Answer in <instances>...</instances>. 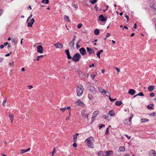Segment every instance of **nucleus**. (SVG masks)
<instances>
[{
	"mask_svg": "<svg viewBox=\"0 0 156 156\" xmlns=\"http://www.w3.org/2000/svg\"><path fill=\"white\" fill-rule=\"evenodd\" d=\"M150 105H151L152 106H150L149 105H148L147 107V108L149 110L153 109V108L152 107V106H154V105L153 104H151Z\"/></svg>",
	"mask_w": 156,
	"mask_h": 156,
	"instance_id": "bb28decb",
	"label": "nucleus"
},
{
	"mask_svg": "<svg viewBox=\"0 0 156 156\" xmlns=\"http://www.w3.org/2000/svg\"><path fill=\"white\" fill-rule=\"evenodd\" d=\"M141 120L142 122H144L148 121V119L145 118H142L141 119Z\"/></svg>",
	"mask_w": 156,
	"mask_h": 156,
	"instance_id": "c756f323",
	"label": "nucleus"
},
{
	"mask_svg": "<svg viewBox=\"0 0 156 156\" xmlns=\"http://www.w3.org/2000/svg\"><path fill=\"white\" fill-rule=\"evenodd\" d=\"M43 57V55H41L40 56H37V58L36 59V60L37 61H38L39 60V59L41 58H42V57Z\"/></svg>",
	"mask_w": 156,
	"mask_h": 156,
	"instance_id": "ea45409f",
	"label": "nucleus"
},
{
	"mask_svg": "<svg viewBox=\"0 0 156 156\" xmlns=\"http://www.w3.org/2000/svg\"><path fill=\"white\" fill-rule=\"evenodd\" d=\"M100 33V31L98 29H97L94 30V33L96 35H98Z\"/></svg>",
	"mask_w": 156,
	"mask_h": 156,
	"instance_id": "4be33fe9",
	"label": "nucleus"
},
{
	"mask_svg": "<svg viewBox=\"0 0 156 156\" xmlns=\"http://www.w3.org/2000/svg\"><path fill=\"white\" fill-rule=\"evenodd\" d=\"M109 100L110 101H111L112 102H113V101H115L116 100V98H115V99H112V98H111L110 96H109Z\"/></svg>",
	"mask_w": 156,
	"mask_h": 156,
	"instance_id": "e433bc0d",
	"label": "nucleus"
},
{
	"mask_svg": "<svg viewBox=\"0 0 156 156\" xmlns=\"http://www.w3.org/2000/svg\"><path fill=\"white\" fill-rule=\"evenodd\" d=\"M149 156H156V153L154 150H151L149 153Z\"/></svg>",
	"mask_w": 156,
	"mask_h": 156,
	"instance_id": "f8f14e48",
	"label": "nucleus"
},
{
	"mask_svg": "<svg viewBox=\"0 0 156 156\" xmlns=\"http://www.w3.org/2000/svg\"><path fill=\"white\" fill-rule=\"evenodd\" d=\"M77 138V137L76 135H74L73 136V142H75L76 141V139Z\"/></svg>",
	"mask_w": 156,
	"mask_h": 156,
	"instance_id": "4c0bfd02",
	"label": "nucleus"
},
{
	"mask_svg": "<svg viewBox=\"0 0 156 156\" xmlns=\"http://www.w3.org/2000/svg\"><path fill=\"white\" fill-rule=\"evenodd\" d=\"M73 37H73V39H72V41L74 42L76 37L75 35H74Z\"/></svg>",
	"mask_w": 156,
	"mask_h": 156,
	"instance_id": "680f3d73",
	"label": "nucleus"
},
{
	"mask_svg": "<svg viewBox=\"0 0 156 156\" xmlns=\"http://www.w3.org/2000/svg\"><path fill=\"white\" fill-rule=\"evenodd\" d=\"M79 51L82 55H84L86 54V51L84 48H80Z\"/></svg>",
	"mask_w": 156,
	"mask_h": 156,
	"instance_id": "423d86ee",
	"label": "nucleus"
},
{
	"mask_svg": "<svg viewBox=\"0 0 156 156\" xmlns=\"http://www.w3.org/2000/svg\"><path fill=\"white\" fill-rule=\"evenodd\" d=\"M85 141L87 142V145L90 148H94V140L92 137H90L87 139Z\"/></svg>",
	"mask_w": 156,
	"mask_h": 156,
	"instance_id": "f257e3e1",
	"label": "nucleus"
},
{
	"mask_svg": "<svg viewBox=\"0 0 156 156\" xmlns=\"http://www.w3.org/2000/svg\"><path fill=\"white\" fill-rule=\"evenodd\" d=\"M81 56L80 54L79 53H77L74 55L73 58H72V60L75 62H78Z\"/></svg>",
	"mask_w": 156,
	"mask_h": 156,
	"instance_id": "f03ea898",
	"label": "nucleus"
},
{
	"mask_svg": "<svg viewBox=\"0 0 156 156\" xmlns=\"http://www.w3.org/2000/svg\"><path fill=\"white\" fill-rule=\"evenodd\" d=\"M4 45H3V44H1L0 46V48L1 49H2L3 48H4Z\"/></svg>",
	"mask_w": 156,
	"mask_h": 156,
	"instance_id": "69168bd1",
	"label": "nucleus"
},
{
	"mask_svg": "<svg viewBox=\"0 0 156 156\" xmlns=\"http://www.w3.org/2000/svg\"><path fill=\"white\" fill-rule=\"evenodd\" d=\"M135 91L133 89H130L128 91V93L131 95H134L135 93Z\"/></svg>",
	"mask_w": 156,
	"mask_h": 156,
	"instance_id": "f3484780",
	"label": "nucleus"
},
{
	"mask_svg": "<svg viewBox=\"0 0 156 156\" xmlns=\"http://www.w3.org/2000/svg\"><path fill=\"white\" fill-rule=\"evenodd\" d=\"M93 96L91 94H88V98L90 99H91L93 98Z\"/></svg>",
	"mask_w": 156,
	"mask_h": 156,
	"instance_id": "a19ab883",
	"label": "nucleus"
},
{
	"mask_svg": "<svg viewBox=\"0 0 156 156\" xmlns=\"http://www.w3.org/2000/svg\"><path fill=\"white\" fill-rule=\"evenodd\" d=\"M150 95L151 97H153L154 96V93H151L150 94Z\"/></svg>",
	"mask_w": 156,
	"mask_h": 156,
	"instance_id": "603ef678",
	"label": "nucleus"
},
{
	"mask_svg": "<svg viewBox=\"0 0 156 156\" xmlns=\"http://www.w3.org/2000/svg\"><path fill=\"white\" fill-rule=\"evenodd\" d=\"M86 110H83L81 112V114L85 118H87L88 119V114H86Z\"/></svg>",
	"mask_w": 156,
	"mask_h": 156,
	"instance_id": "4468645a",
	"label": "nucleus"
},
{
	"mask_svg": "<svg viewBox=\"0 0 156 156\" xmlns=\"http://www.w3.org/2000/svg\"><path fill=\"white\" fill-rule=\"evenodd\" d=\"M119 149L120 151L122 152H124L125 151V148L122 146L119 147Z\"/></svg>",
	"mask_w": 156,
	"mask_h": 156,
	"instance_id": "7c9ffc66",
	"label": "nucleus"
},
{
	"mask_svg": "<svg viewBox=\"0 0 156 156\" xmlns=\"http://www.w3.org/2000/svg\"><path fill=\"white\" fill-rule=\"evenodd\" d=\"M105 127V125L104 124H102L99 126V129H101V128L103 127Z\"/></svg>",
	"mask_w": 156,
	"mask_h": 156,
	"instance_id": "de8ad7c7",
	"label": "nucleus"
},
{
	"mask_svg": "<svg viewBox=\"0 0 156 156\" xmlns=\"http://www.w3.org/2000/svg\"><path fill=\"white\" fill-rule=\"evenodd\" d=\"M98 156H104V153L102 151H100L98 153Z\"/></svg>",
	"mask_w": 156,
	"mask_h": 156,
	"instance_id": "2f4dec72",
	"label": "nucleus"
},
{
	"mask_svg": "<svg viewBox=\"0 0 156 156\" xmlns=\"http://www.w3.org/2000/svg\"><path fill=\"white\" fill-rule=\"evenodd\" d=\"M129 119H126L123 122L125 124L130 125L131 124H129Z\"/></svg>",
	"mask_w": 156,
	"mask_h": 156,
	"instance_id": "5701e85b",
	"label": "nucleus"
},
{
	"mask_svg": "<svg viewBox=\"0 0 156 156\" xmlns=\"http://www.w3.org/2000/svg\"><path fill=\"white\" fill-rule=\"evenodd\" d=\"M109 127H108V128L106 129V132H105V134L107 135L108 133V130H109Z\"/></svg>",
	"mask_w": 156,
	"mask_h": 156,
	"instance_id": "49530a36",
	"label": "nucleus"
},
{
	"mask_svg": "<svg viewBox=\"0 0 156 156\" xmlns=\"http://www.w3.org/2000/svg\"><path fill=\"white\" fill-rule=\"evenodd\" d=\"M73 147H76L77 146V144L76 143H74L73 144Z\"/></svg>",
	"mask_w": 156,
	"mask_h": 156,
	"instance_id": "4d7b16f0",
	"label": "nucleus"
},
{
	"mask_svg": "<svg viewBox=\"0 0 156 156\" xmlns=\"http://www.w3.org/2000/svg\"><path fill=\"white\" fill-rule=\"evenodd\" d=\"M124 16L125 17H126L127 18V22H128V21H129V19L128 16V15H127L126 14H124Z\"/></svg>",
	"mask_w": 156,
	"mask_h": 156,
	"instance_id": "37998d69",
	"label": "nucleus"
},
{
	"mask_svg": "<svg viewBox=\"0 0 156 156\" xmlns=\"http://www.w3.org/2000/svg\"><path fill=\"white\" fill-rule=\"evenodd\" d=\"M66 109V107L60 109V110H61L62 112H64Z\"/></svg>",
	"mask_w": 156,
	"mask_h": 156,
	"instance_id": "a18cd8bd",
	"label": "nucleus"
},
{
	"mask_svg": "<svg viewBox=\"0 0 156 156\" xmlns=\"http://www.w3.org/2000/svg\"><path fill=\"white\" fill-rule=\"evenodd\" d=\"M99 113V112L98 111H94L93 113V116L91 118L92 120H94V118L97 116V115H98Z\"/></svg>",
	"mask_w": 156,
	"mask_h": 156,
	"instance_id": "1a4fd4ad",
	"label": "nucleus"
},
{
	"mask_svg": "<svg viewBox=\"0 0 156 156\" xmlns=\"http://www.w3.org/2000/svg\"><path fill=\"white\" fill-rule=\"evenodd\" d=\"M83 88L82 85L78 86L76 88V92L78 96H80L82 95L83 92Z\"/></svg>",
	"mask_w": 156,
	"mask_h": 156,
	"instance_id": "7ed1b4c3",
	"label": "nucleus"
},
{
	"mask_svg": "<svg viewBox=\"0 0 156 156\" xmlns=\"http://www.w3.org/2000/svg\"><path fill=\"white\" fill-rule=\"evenodd\" d=\"M90 2L92 4H94L97 2V0H90Z\"/></svg>",
	"mask_w": 156,
	"mask_h": 156,
	"instance_id": "c9c22d12",
	"label": "nucleus"
},
{
	"mask_svg": "<svg viewBox=\"0 0 156 156\" xmlns=\"http://www.w3.org/2000/svg\"><path fill=\"white\" fill-rule=\"evenodd\" d=\"M64 19L66 21L70 22V20L69 19V17L65 15L64 16Z\"/></svg>",
	"mask_w": 156,
	"mask_h": 156,
	"instance_id": "cd10ccee",
	"label": "nucleus"
},
{
	"mask_svg": "<svg viewBox=\"0 0 156 156\" xmlns=\"http://www.w3.org/2000/svg\"><path fill=\"white\" fill-rule=\"evenodd\" d=\"M82 26V25L81 24H79L77 26V27L78 28H80Z\"/></svg>",
	"mask_w": 156,
	"mask_h": 156,
	"instance_id": "864d4df0",
	"label": "nucleus"
},
{
	"mask_svg": "<svg viewBox=\"0 0 156 156\" xmlns=\"http://www.w3.org/2000/svg\"><path fill=\"white\" fill-rule=\"evenodd\" d=\"M76 46L77 48L78 49L80 47V46L78 45V43H77L76 44Z\"/></svg>",
	"mask_w": 156,
	"mask_h": 156,
	"instance_id": "13d9d810",
	"label": "nucleus"
},
{
	"mask_svg": "<svg viewBox=\"0 0 156 156\" xmlns=\"http://www.w3.org/2000/svg\"><path fill=\"white\" fill-rule=\"evenodd\" d=\"M125 136L128 138L129 140L130 139V136H128V135L126 134H125Z\"/></svg>",
	"mask_w": 156,
	"mask_h": 156,
	"instance_id": "e2e57ef3",
	"label": "nucleus"
},
{
	"mask_svg": "<svg viewBox=\"0 0 156 156\" xmlns=\"http://www.w3.org/2000/svg\"><path fill=\"white\" fill-rule=\"evenodd\" d=\"M109 117V115H104V117L105 119H108Z\"/></svg>",
	"mask_w": 156,
	"mask_h": 156,
	"instance_id": "052dcab7",
	"label": "nucleus"
},
{
	"mask_svg": "<svg viewBox=\"0 0 156 156\" xmlns=\"http://www.w3.org/2000/svg\"><path fill=\"white\" fill-rule=\"evenodd\" d=\"M138 95L140 96H144V94L142 92H140L138 94Z\"/></svg>",
	"mask_w": 156,
	"mask_h": 156,
	"instance_id": "8fccbe9b",
	"label": "nucleus"
},
{
	"mask_svg": "<svg viewBox=\"0 0 156 156\" xmlns=\"http://www.w3.org/2000/svg\"><path fill=\"white\" fill-rule=\"evenodd\" d=\"M74 42L71 41L69 43V46L71 50H74Z\"/></svg>",
	"mask_w": 156,
	"mask_h": 156,
	"instance_id": "6e6552de",
	"label": "nucleus"
},
{
	"mask_svg": "<svg viewBox=\"0 0 156 156\" xmlns=\"http://www.w3.org/2000/svg\"><path fill=\"white\" fill-rule=\"evenodd\" d=\"M9 119L11 120V122L12 123V122L13 120V117L14 116V115L13 114H10L9 115Z\"/></svg>",
	"mask_w": 156,
	"mask_h": 156,
	"instance_id": "a211bd4d",
	"label": "nucleus"
},
{
	"mask_svg": "<svg viewBox=\"0 0 156 156\" xmlns=\"http://www.w3.org/2000/svg\"><path fill=\"white\" fill-rule=\"evenodd\" d=\"M12 43L14 44L13 45H15L17 43V41H16L15 39H13L12 41Z\"/></svg>",
	"mask_w": 156,
	"mask_h": 156,
	"instance_id": "c03bdc74",
	"label": "nucleus"
},
{
	"mask_svg": "<svg viewBox=\"0 0 156 156\" xmlns=\"http://www.w3.org/2000/svg\"><path fill=\"white\" fill-rule=\"evenodd\" d=\"M8 44V43L7 42H5V43H4V46H7Z\"/></svg>",
	"mask_w": 156,
	"mask_h": 156,
	"instance_id": "0e129e2a",
	"label": "nucleus"
},
{
	"mask_svg": "<svg viewBox=\"0 0 156 156\" xmlns=\"http://www.w3.org/2000/svg\"><path fill=\"white\" fill-rule=\"evenodd\" d=\"M65 51L66 53V55L67 56V58L68 59H70L72 58V57L70 55L69 49H68L67 50H65Z\"/></svg>",
	"mask_w": 156,
	"mask_h": 156,
	"instance_id": "ddd939ff",
	"label": "nucleus"
},
{
	"mask_svg": "<svg viewBox=\"0 0 156 156\" xmlns=\"http://www.w3.org/2000/svg\"><path fill=\"white\" fill-rule=\"evenodd\" d=\"M155 88V87L153 86H151L149 87L148 88V90L150 91H152Z\"/></svg>",
	"mask_w": 156,
	"mask_h": 156,
	"instance_id": "6ab92c4d",
	"label": "nucleus"
},
{
	"mask_svg": "<svg viewBox=\"0 0 156 156\" xmlns=\"http://www.w3.org/2000/svg\"><path fill=\"white\" fill-rule=\"evenodd\" d=\"M106 94V95L107 96H110V93L108 92H107V91H105V94Z\"/></svg>",
	"mask_w": 156,
	"mask_h": 156,
	"instance_id": "58836bf2",
	"label": "nucleus"
},
{
	"mask_svg": "<svg viewBox=\"0 0 156 156\" xmlns=\"http://www.w3.org/2000/svg\"><path fill=\"white\" fill-rule=\"evenodd\" d=\"M32 16V14H31L29 18H28V19L27 20V22H28L29 21V20L31 18Z\"/></svg>",
	"mask_w": 156,
	"mask_h": 156,
	"instance_id": "3c124183",
	"label": "nucleus"
},
{
	"mask_svg": "<svg viewBox=\"0 0 156 156\" xmlns=\"http://www.w3.org/2000/svg\"><path fill=\"white\" fill-rule=\"evenodd\" d=\"M55 46L57 48H61L63 47L62 44L57 42L56 44H54Z\"/></svg>",
	"mask_w": 156,
	"mask_h": 156,
	"instance_id": "9b49d317",
	"label": "nucleus"
},
{
	"mask_svg": "<svg viewBox=\"0 0 156 156\" xmlns=\"http://www.w3.org/2000/svg\"><path fill=\"white\" fill-rule=\"evenodd\" d=\"M76 104L77 105H80L81 106H83L84 105V104L83 102L81 101L80 100H78L76 102Z\"/></svg>",
	"mask_w": 156,
	"mask_h": 156,
	"instance_id": "dca6fc26",
	"label": "nucleus"
},
{
	"mask_svg": "<svg viewBox=\"0 0 156 156\" xmlns=\"http://www.w3.org/2000/svg\"><path fill=\"white\" fill-rule=\"evenodd\" d=\"M109 114L111 116H113L114 115V110H111L109 112Z\"/></svg>",
	"mask_w": 156,
	"mask_h": 156,
	"instance_id": "b1692460",
	"label": "nucleus"
},
{
	"mask_svg": "<svg viewBox=\"0 0 156 156\" xmlns=\"http://www.w3.org/2000/svg\"><path fill=\"white\" fill-rule=\"evenodd\" d=\"M96 75H92L91 76V78L92 79H94V78L95 76H96Z\"/></svg>",
	"mask_w": 156,
	"mask_h": 156,
	"instance_id": "774afa93",
	"label": "nucleus"
},
{
	"mask_svg": "<svg viewBox=\"0 0 156 156\" xmlns=\"http://www.w3.org/2000/svg\"><path fill=\"white\" fill-rule=\"evenodd\" d=\"M110 35V34L109 33H108L106 35V37H109Z\"/></svg>",
	"mask_w": 156,
	"mask_h": 156,
	"instance_id": "338daca9",
	"label": "nucleus"
},
{
	"mask_svg": "<svg viewBox=\"0 0 156 156\" xmlns=\"http://www.w3.org/2000/svg\"><path fill=\"white\" fill-rule=\"evenodd\" d=\"M88 90L94 94H96L98 92L97 90L92 86L89 85L87 87Z\"/></svg>",
	"mask_w": 156,
	"mask_h": 156,
	"instance_id": "20e7f679",
	"label": "nucleus"
},
{
	"mask_svg": "<svg viewBox=\"0 0 156 156\" xmlns=\"http://www.w3.org/2000/svg\"><path fill=\"white\" fill-rule=\"evenodd\" d=\"M105 152V156H110L111 155L113 154V152L112 151H106Z\"/></svg>",
	"mask_w": 156,
	"mask_h": 156,
	"instance_id": "2eb2a0df",
	"label": "nucleus"
},
{
	"mask_svg": "<svg viewBox=\"0 0 156 156\" xmlns=\"http://www.w3.org/2000/svg\"><path fill=\"white\" fill-rule=\"evenodd\" d=\"M122 102L121 101H117L115 102V105L117 106H120L122 104Z\"/></svg>",
	"mask_w": 156,
	"mask_h": 156,
	"instance_id": "412c9836",
	"label": "nucleus"
},
{
	"mask_svg": "<svg viewBox=\"0 0 156 156\" xmlns=\"http://www.w3.org/2000/svg\"><path fill=\"white\" fill-rule=\"evenodd\" d=\"M152 9L153 10L156 12V5L154 4L152 6Z\"/></svg>",
	"mask_w": 156,
	"mask_h": 156,
	"instance_id": "393cba45",
	"label": "nucleus"
},
{
	"mask_svg": "<svg viewBox=\"0 0 156 156\" xmlns=\"http://www.w3.org/2000/svg\"><path fill=\"white\" fill-rule=\"evenodd\" d=\"M72 5L74 8H76V9L78 8V7L76 6V5L75 4H74V3H72Z\"/></svg>",
	"mask_w": 156,
	"mask_h": 156,
	"instance_id": "79ce46f5",
	"label": "nucleus"
},
{
	"mask_svg": "<svg viewBox=\"0 0 156 156\" xmlns=\"http://www.w3.org/2000/svg\"><path fill=\"white\" fill-rule=\"evenodd\" d=\"M55 153V148H54L53 151L51 153V154H52V155H53Z\"/></svg>",
	"mask_w": 156,
	"mask_h": 156,
	"instance_id": "5fc2aeb1",
	"label": "nucleus"
},
{
	"mask_svg": "<svg viewBox=\"0 0 156 156\" xmlns=\"http://www.w3.org/2000/svg\"><path fill=\"white\" fill-rule=\"evenodd\" d=\"M30 22H27L28 23H27V26L28 27H32V25L34 22V18H32L30 20Z\"/></svg>",
	"mask_w": 156,
	"mask_h": 156,
	"instance_id": "9d476101",
	"label": "nucleus"
},
{
	"mask_svg": "<svg viewBox=\"0 0 156 156\" xmlns=\"http://www.w3.org/2000/svg\"><path fill=\"white\" fill-rule=\"evenodd\" d=\"M107 18L104 17L103 15H101L99 17V20L102 22H105L107 20Z\"/></svg>",
	"mask_w": 156,
	"mask_h": 156,
	"instance_id": "39448f33",
	"label": "nucleus"
},
{
	"mask_svg": "<svg viewBox=\"0 0 156 156\" xmlns=\"http://www.w3.org/2000/svg\"><path fill=\"white\" fill-rule=\"evenodd\" d=\"M115 69H116V71L118 73L119 72L120 69L119 68L117 67H115Z\"/></svg>",
	"mask_w": 156,
	"mask_h": 156,
	"instance_id": "bf43d9fd",
	"label": "nucleus"
},
{
	"mask_svg": "<svg viewBox=\"0 0 156 156\" xmlns=\"http://www.w3.org/2000/svg\"><path fill=\"white\" fill-rule=\"evenodd\" d=\"M42 2L45 4H47L49 3V0H42Z\"/></svg>",
	"mask_w": 156,
	"mask_h": 156,
	"instance_id": "c85d7f7f",
	"label": "nucleus"
},
{
	"mask_svg": "<svg viewBox=\"0 0 156 156\" xmlns=\"http://www.w3.org/2000/svg\"><path fill=\"white\" fill-rule=\"evenodd\" d=\"M20 153L21 154H23L24 153L27 152L26 149H21L20 150Z\"/></svg>",
	"mask_w": 156,
	"mask_h": 156,
	"instance_id": "72a5a7b5",
	"label": "nucleus"
},
{
	"mask_svg": "<svg viewBox=\"0 0 156 156\" xmlns=\"http://www.w3.org/2000/svg\"><path fill=\"white\" fill-rule=\"evenodd\" d=\"M37 52L41 54L43 53V47L41 45H39L37 47Z\"/></svg>",
	"mask_w": 156,
	"mask_h": 156,
	"instance_id": "0eeeda50",
	"label": "nucleus"
},
{
	"mask_svg": "<svg viewBox=\"0 0 156 156\" xmlns=\"http://www.w3.org/2000/svg\"><path fill=\"white\" fill-rule=\"evenodd\" d=\"M7 98H6L3 101L2 103V105H3V106H5V103H6V101H7V100H6V99H7Z\"/></svg>",
	"mask_w": 156,
	"mask_h": 156,
	"instance_id": "f704fd0d",
	"label": "nucleus"
},
{
	"mask_svg": "<svg viewBox=\"0 0 156 156\" xmlns=\"http://www.w3.org/2000/svg\"><path fill=\"white\" fill-rule=\"evenodd\" d=\"M98 89L100 92L102 93H104V94H105V91L104 90V89H102V88L100 87H98Z\"/></svg>",
	"mask_w": 156,
	"mask_h": 156,
	"instance_id": "a878e982",
	"label": "nucleus"
},
{
	"mask_svg": "<svg viewBox=\"0 0 156 156\" xmlns=\"http://www.w3.org/2000/svg\"><path fill=\"white\" fill-rule=\"evenodd\" d=\"M133 114H132L131 115V116L130 117L129 119V124H131V119H132V118H133Z\"/></svg>",
	"mask_w": 156,
	"mask_h": 156,
	"instance_id": "473e14b6",
	"label": "nucleus"
},
{
	"mask_svg": "<svg viewBox=\"0 0 156 156\" xmlns=\"http://www.w3.org/2000/svg\"><path fill=\"white\" fill-rule=\"evenodd\" d=\"M12 54V53L11 52H10V53H8L7 54H6L5 55V57L8 56L10 55V54Z\"/></svg>",
	"mask_w": 156,
	"mask_h": 156,
	"instance_id": "6e6d98bb",
	"label": "nucleus"
},
{
	"mask_svg": "<svg viewBox=\"0 0 156 156\" xmlns=\"http://www.w3.org/2000/svg\"><path fill=\"white\" fill-rule=\"evenodd\" d=\"M100 52H98L97 53V56L99 58H100Z\"/></svg>",
	"mask_w": 156,
	"mask_h": 156,
	"instance_id": "09e8293b",
	"label": "nucleus"
},
{
	"mask_svg": "<svg viewBox=\"0 0 156 156\" xmlns=\"http://www.w3.org/2000/svg\"><path fill=\"white\" fill-rule=\"evenodd\" d=\"M86 49L89 54L90 55H91V52L93 50L91 48H89L88 47H87Z\"/></svg>",
	"mask_w": 156,
	"mask_h": 156,
	"instance_id": "aec40b11",
	"label": "nucleus"
}]
</instances>
